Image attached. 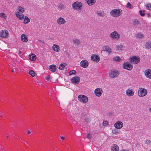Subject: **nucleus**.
<instances>
[{"label": "nucleus", "mask_w": 151, "mask_h": 151, "mask_svg": "<svg viewBox=\"0 0 151 151\" xmlns=\"http://www.w3.org/2000/svg\"><path fill=\"white\" fill-rule=\"evenodd\" d=\"M122 13V11L121 9H115L111 11L110 14L112 17H116L120 16Z\"/></svg>", "instance_id": "1"}, {"label": "nucleus", "mask_w": 151, "mask_h": 151, "mask_svg": "<svg viewBox=\"0 0 151 151\" xmlns=\"http://www.w3.org/2000/svg\"><path fill=\"white\" fill-rule=\"evenodd\" d=\"M147 91L145 88L140 87L139 88L138 91V95L140 97H142L147 95Z\"/></svg>", "instance_id": "2"}, {"label": "nucleus", "mask_w": 151, "mask_h": 151, "mask_svg": "<svg viewBox=\"0 0 151 151\" xmlns=\"http://www.w3.org/2000/svg\"><path fill=\"white\" fill-rule=\"evenodd\" d=\"M109 37L112 40H117L120 38V35L117 31H114L110 34Z\"/></svg>", "instance_id": "3"}, {"label": "nucleus", "mask_w": 151, "mask_h": 151, "mask_svg": "<svg viewBox=\"0 0 151 151\" xmlns=\"http://www.w3.org/2000/svg\"><path fill=\"white\" fill-rule=\"evenodd\" d=\"M78 99L83 104H86L88 101L87 97L84 95H79L78 96Z\"/></svg>", "instance_id": "4"}, {"label": "nucleus", "mask_w": 151, "mask_h": 151, "mask_svg": "<svg viewBox=\"0 0 151 151\" xmlns=\"http://www.w3.org/2000/svg\"><path fill=\"white\" fill-rule=\"evenodd\" d=\"M140 60L139 57L138 56H133L131 57L129 59L130 62L133 64H137L139 63Z\"/></svg>", "instance_id": "5"}, {"label": "nucleus", "mask_w": 151, "mask_h": 151, "mask_svg": "<svg viewBox=\"0 0 151 151\" xmlns=\"http://www.w3.org/2000/svg\"><path fill=\"white\" fill-rule=\"evenodd\" d=\"M123 67L124 69L131 70L132 69L133 66L130 63L126 62L124 63Z\"/></svg>", "instance_id": "6"}, {"label": "nucleus", "mask_w": 151, "mask_h": 151, "mask_svg": "<svg viewBox=\"0 0 151 151\" xmlns=\"http://www.w3.org/2000/svg\"><path fill=\"white\" fill-rule=\"evenodd\" d=\"M135 91L132 88H129L126 91V94L128 96H132L134 94Z\"/></svg>", "instance_id": "7"}, {"label": "nucleus", "mask_w": 151, "mask_h": 151, "mask_svg": "<svg viewBox=\"0 0 151 151\" xmlns=\"http://www.w3.org/2000/svg\"><path fill=\"white\" fill-rule=\"evenodd\" d=\"M103 92L102 89L101 88H96L94 91V94L98 97L100 96Z\"/></svg>", "instance_id": "8"}, {"label": "nucleus", "mask_w": 151, "mask_h": 151, "mask_svg": "<svg viewBox=\"0 0 151 151\" xmlns=\"http://www.w3.org/2000/svg\"><path fill=\"white\" fill-rule=\"evenodd\" d=\"M119 75V71L117 70H111L109 74V76L113 78L117 77Z\"/></svg>", "instance_id": "9"}, {"label": "nucleus", "mask_w": 151, "mask_h": 151, "mask_svg": "<svg viewBox=\"0 0 151 151\" xmlns=\"http://www.w3.org/2000/svg\"><path fill=\"white\" fill-rule=\"evenodd\" d=\"M114 126L117 129H120L123 126V123L121 121H118L114 124Z\"/></svg>", "instance_id": "10"}, {"label": "nucleus", "mask_w": 151, "mask_h": 151, "mask_svg": "<svg viewBox=\"0 0 151 151\" xmlns=\"http://www.w3.org/2000/svg\"><path fill=\"white\" fill-rule=\"evenodd\" d=\"M89 65V62L86 60H82L80 62V65L84 68H87Z\"/></svg>", "instance_id": "11"}, {"label": "nucleus", "mask_w": 151, "mask_h": 151, "mask_svg": "<svg viewBox=\"0 0 151 151\" xmlns=\"http://www.w3.org/2000/svg\"><path fill=\"white\" fill-rule=\"evenodd\" d=\"M8 34L7 31L5 30H2L0 33V37L2 38H6L8 37Z\"/></svg>", "instance_id": "12"}, {"label": "nucleus", "mask_w": 151, "mask_h": 151, "mask_svg": "<svg viewBox=\"0 0 151 151\" xmlns=\"http://www.w3.org/2000/svg\"><path fill=\"white\" fill-rule=\"evenodd\" d=\"M144 74L146 77L148 78L151 79V69H146L145 71Z\"/></svg>", "instance_id": "13"}, {"label": "nucleus", "mask_w": 151, "mask_h": 151, "mask_svg": "<svg viewBox=\"0 0 151 151\" xmlns=\"http://www.w3.org/2000/svg\"><path fill=\"white\" fill-rule=\"evenodd\" d=\"M91 60L96 62H98L100 61V58L99 56L95 54L92 55L91 57Z\"/></svg>", "instance_id": "14"}, {"label": "nucleus", "mask_w": 151, "mask_h": 151, "mask_svg": "<svg viewBox=\"0 0 151 151\" xmlns=\"http://www.w3.org/2000/svg\"><path fill=\"white\" fill-rule=\"evenodd\" d=\"M56 22L59 25H63L65 23L66 21L63 18L60 17L57 19Z\"/></svg>", "instance_id": "15"}, {"label": "nucleus", "mask_w": 151, "mask_h": 151, "mask_svg": "<svg viewBox=\"0 0 151 151\" xmlns=\"http://www.w3.org/2000/svg\"><path fill=\"white\" fill-rule=\"evenodd\" d=\"M106 52L108 53L109 55L112 52L111 48L108 46L106 45L102 47V52Z\"/></svg>", "instance_id": "16"}, {"label": "nucleus", "mask_w": 151, "mask_h": 151, "mask_svg": "<svg viewBox=\"0 0 151 151\" xmlns=\"http://www.w3.org/2000/svg\"><path fill=\"white\" fill-rule=\"evenodd\" d=\"M10 64L11 65L10 66L11 68H13L14 67V68H16L17 67H19L20 66L18 62L17 61H15L14 62V61L13 62H11L10 63Z\"/></svg>", "instance_id": "17"}, {"label": "nucleus", "mask_w": 151, "mask_h": 151, "mask_svg": "<svg viewBox=\"0 0 151 151\" xmlns=\"http://www.w3.org/2000/svg\"><path fill=\"white\" fill-rule=\"evenodd\" d=\"M52 48L55 52H58L60 51V48L59 45H58L53 44Z\"/></svg>", "instance_id": "18"}, {"label": "nucleus", "mask_w": 151, "mask_h": 151, "mask_svg": "<svg viewBox=\"0 0 151 151\" xmlns=\"http://www.w3.org/2000/svg\"><path fill=\"white\" fill-rule=\"evenodd\" d=\"M25 12V9L24 7L21 6H19L17 7V12L19 13H23Z\"/></svg>", "instance_id": "19"}, {"label": "nucleus", "mask_w": 151, "mask_h": 151, "mask_svg": "<svg viewBox=\"0 0 151 151\" xmlns=\"http://www.w3.org/2000/svg\"><path fill=\"white\" fill-rule=\"evenodd\" d=\"M82 4L81 3L78 1H76V10L78 11L81 9Z\"/></svg>", "instance_id": "20"}, {"label": "nucleus", "mask_w": 151, "mask_h": 151, "mask_svg": "<svg viewBox=\"0 0 151 151\" xmlns=\"http://www.w3.org/2000/svg\"><path fill=\"white\" fill-rule=\"evenodd\" d=\"M15 15L17 18L19 20H22L24 19V15L22 13H19L18 12H16Z\"/></svg>", "instance_id": "21"}, {"label": "nucleus", "mask_w": 151, "mask_h": 151, "mask_svg": "<svg viewBox=\"0 0 151 151\" xmlns=\"http://www.w3.org/2000/svg\"><path fill=\"white\" fill-rule=\"evenodd\" d=\"M21 40L23 42H27L28 41V39L27 36L25 34H22L21 36Z\"/></svg>", "instance_id": "22"}, {"label": "nucleus", "mask_w": 151, "mask_h": 151, "mask_svg": "<svg viewBox=\"0 0 151 151\" xmlns=\"http://www.w3.org/2000/svg\"><path fill=\"white\" fill-rule=\"evenodd\" d=\"M112 151H118L119 149V147L116 144H114L111 146Z\"/></svg>", "instance_id": "23"}, {"label": "nucleus", "mask_w": 151, "mask_h": 151, "mask_svg": "<svg viewBox=\"0 0 151 151\" xmlns=\"http://www.w3.org/2000/svg\"><path fill=\"white\" fill-rule=\"evenodd\" d=\"M49 68L50 70L52 72H55L56 71V67L55 65H50Z\"/></svg>", "instance_id": "24"}, {"label": "nucleus", "mask_w": 151, "mask_h": 151, "mask_svg": "<svg viewBox=\"0 0 151 151\" xmlns=\"http://www.w3.org/2000/svg\"><path fill=\"white\" fill-rule=\"evenodd\" d=\"M87 4L89 6H91L96 2L95 0H86Z\"/></svg>", "instance_id": "25"}, {"label": "nucleus", "mask_w": 151, "mask_h": 151, "mask_svg": "<svg viewBox=\"0 0 151 151\" xmlns=\"http://www.w3.org/2000/svg\"><path fill=\"white\" fill-rule=\"evenodd\" d=\"M66 65V64L65 63H62L59 66L58 68L60 70H63Z\"/></svg>", "instance_id": "26"}, {"label": "nucleus", "mask_w": 151, "mask_h": 151, "mask_svg": "<svg viewBox=\"0 0 151 151\" xmlns=\"http://www.w3.org/2000/svg\"><path fill=\"white\" fill-rule=\"evenodd\" d=\"M30 19L27 16H25L24 19V23L27 24L30 22Z\"/></svg>", "instance_id": "27"}, {"label": "nucleus", "mask_w": 151, "mask_h": 151, "mask_svg": "<svg viewBox=\"0 0 151 151\" xmlns=\"http://www.w3.org/2000/svg\"><path fill=\"white\" fill-rule=\"evenodd\" d=\"M96 14L97 15L100 16H103L104 15V11L101 10L97 11L96 12Z\"/></svg>", "instance_id": "28"}, {"label": "nucleus", "mask_w": 151, "mask_h": 151, "mask_svg": "<svg viewBox=\"0 0 151 151\" xmlns=\"http://www.w3.org/2000/svg\"><path fill=\"white\" fill-rule=\"evenodd\" d=\"M0 17L4 19H6L7 17L6 15L4 13H0Z\"/></svg>", "instance_id": "29"}, {"label": "nucleus", "mask_w": 151, "mask_h": 151, "mask_svg": "<svg viewBox=\"0 0 151 151\" xmlns=\"http://www.w3.org/2000/svg\"><path fill=\"white\" fill-rule=\"evenodd\" d=\"M113 60L115 61L118 62H120L121 60V59L119 56H116L114 57L113 58Z\"/></svg>", "instance_id": "30"}, {"label": "nucleus", "mask_w": 151, "mask_h": 151, "mask_svg": "<svg viewBox=\"0 0 151 151\" xmlns=\"http://www.w3.org/2000/svg\"><path fill=\"white\" fill-rule=\"evenodd\" d=\"M81 42L80 40L78 39H76V47H80L81 45Z\"/></svg>", "instance_id": "31"}, {"label": "nucleus", "mask_w": 151, "mask_h": 151, "mask_svg": "<svg viewBox=\"0 0 151 151\" xmlns=\"http://www.w3.org/2000/svg\"><path fill=\"white\" fill-rule=\"evenodd\" d=\"M145 7L147 10H151V3H148L146 4Z\"/></svg>", "instance_id": "32"}, {"label": "nucleus", "mask_w": 151, "mask_h": 151, "mask_svg": "<svg viewBox=\"0 0 151 151\" xmlns=\"http://www.w3.org/2000/svg\"><path fill=\"white\" fill-rule=\"evenodd\" d=\"M151 42H147L145 44V47L147 49H149L151 48Z\"/></svg>", "instance_id": "33"}, {"label": "nucleus", "mask_w": 151, "mask_h": 151, "mask_svg": "<svg viewBox=\"0 0 151 151\" xmlns=\"http://www.w3.org/2000/svg\"><path fill=\"white\" fill-rule=\"evenodd\" d=\"M145 142L146 145H149L151 143V141L150 139H147L145 141Z\"/></svg>", "instance_id": "34"}, {"label": "nucleus", "mask_w": 151, "mask_h": 151, "mask_svg": "<svg viewBox=\"0 0 151 151\" xmlns=\"http://www.w3.org/2000/svg\"><path fill=\"white\" fill-rule=\"evenodd\" d=\"M29 74L32 77H34L35 74V72L33 70H30L29 72Z\"/></svg>", "instance_id": "35"}, {"label": "nucleus", "mask_w": 151, "mask_h": 151, "mask_svg": "<svg viewBox=\"0 0 151 151\" xmlns=\"http://www.w3.org/2000/svg\"><path fill=\"white\" fill-rule=\"evenodd\" d=\"M36 59V56L35 55H32L30 56V59L32 61L35 60Z\"/></svg>", "instance_id": "36"}, {"label": "nucleus", "mask_w": 151, "mask_h": 151, "mask_svg": "<svg viewBox=\"0 0 151 151\" xmlns=\"http://www.w3.org/2000/svg\"><path fill=\"white\" fill-rule=\"evenodd\" d=\"M139 24V21L137 19H134L133 20V24L134 25H138Z\"/></svg>", "instance_id": "37"}, {"label": "nucleus", "mask_w": 151, "mask_h": 151, "mask_svg": "<svg viewBox=\"0 0 151 151\" xmlns=\"http://www.w3.org/2000/svg\"><path fill=\"white\" fill-rule=\"evenodd\" d=\"M58 7L60 9H64V7L63 4L61 3H60L58 5Z\"/></svg>", "instance_id": "38"}, {"label": "nucleus", "mask_w": 151, "mask_h": 151, "mask_svg": "<svg viewBox=\"0 0 151 151\" xmlns=\"http://www.w3.org/2000/svg\"><path fill=\"white\" fill-rule=\"evenodd\" d=\"M71 81L72 83L76 84V76L74 77L71 79Z\"/></svg>", "instance_id": "39"}, {"label": "nucleus", "mask_w": 151, "mask_h": 151, "mask_svg": "<svg viewBox=\"0 0 151 151\" xmlns=\"http://www.w3.org/2000/svg\"><path fill=\"white\" fill-rule=\"evenodd\" d=\"M137 37L138 38H142L143 37V36L142 34L139 33L137 35Z\"/></svg>", "instance_id": "40"}, {"label": "nucleus", "mask_w": 151, "mask_h": 151, "mask_svg": "<svg viewBox=\"0 0 151 151\" xmlns=\"http://www.w3.org/2000/svg\"><path fill=\"white\" fill-rule=\"evenodd\" d=\"M122 45H119L117 46L116 48L118 50H122Z\"/></svg>", "instance_id": "41"}, {"label": "nucleus", "mask_w": 151, "mask_h": 151, "mask_svg": "<svg viewBox=\"0 0 151 151\" xmlns=\"http://www.w3.org/2000/svg\"><path fill=\"white\" fill-rule=\"evenodd\" d=\"M112 133L113 134H116L119 132L116 129H114L112 130Z\"/></svg>", "instance_id": "42"}, {"label": "nucleus", "mask_w": 151, "mask_h": 151, "mask_svg": "<svg viewBox=\"0 0 151 151\" xmlns=\"http://www.w3.org/2000/svg\"><path fill=\"white\" fill-rule=\"evenodd\" d=\"M76 73V71L75 70H72L70 71L69 73V74L70 75H72L75 74Z\"/></svg>", "instance_id": "43"}, {"label": "nucleus", "mask_w": 151, "mask_h": 151, "mask_svg": "<svg viewBox=\"0 0 151 151\" xmlns=\"http://www.w3.org/2000/svg\"><path fill=\"white\" fill-rule=\"evenodd\" d=\"M80 82V78L76 76V84Z\"/></svg>", "instance_id": "44"}, {"label": "nucleus", "mask_w": 151, "mask_h": 151, "mask_svg": "<svg viewBox=\"0 0 151 151\" xmlns=\"http://www.w3.org/2000/svg\"><path fill=\"white\" fill-rule=\"evenodd\" d=\"M139 12L140 13V15L142 16H143L145 15L144 11H142L141 10H140L139 11Z\"/></svg>", "instance_id": "45"}, {"label": "nucleus", "mask_w": 151, "mask_h": 151, "mask_svg": "<svg viewBox=\"0 0 151 151\" xmlns=\"http://www.w3.org/2000/svg\"><path fill=\"white\" fill-rule=\"evenodd\" d=\"M108 124V122L107 121H104L103 122V125L104 126H106Z\"/></svg>", "instance_id": "46"}, {"label": "nucleus", "mask_w": 151, "mask_h": 151, "mask_svg": "<svg viewBox=\"0 0 151 151\" xmlns=\"http://www.w3.org/2000/svg\"><path fill=\"white\" fill-rule=\"evenodd\" d=\"M91 135L90 134H88L87 135V137L88 139H91Z\"/></svg>", "instance_id": "47"}, {"label": "nucleus", "mask_w": 151, "mask_h": 151, "mask_svg": "<svg viewBox=\"0 0 151 151\" xmlns=\"http://www.w3.org/2000/svg\"><path fill=\"white\" fill-rule=\"evenodd\" d=\"M75 6H76V2H74L73 4H72V7L73 8L75 9Z\"/></svg>", "instance_id": "48"}, {"label": "nucleus", "mask_w": 151, "mask_h": 151, "mask_svg": "<svg viewBox=\"0 0 151 151\" xmlns=\"http://www.w3.org/2000/svg\"><path fill=\"white\" fill-rule=\"evenodd\" d=\"M45 79L47 81H49V80L50 79V76H47L45 78Z\"/></svg>", "instance_id": "49"}, {"label": "nucleus", "mask_w": 151, "mask_h": 151, "mask_svg": "<svg viewBox=\"0 0 151 151\" xmlns=\"http://www.w3.org/2000/svg\"><path fill=\"white\" fill-rule=\"evenodd\" d=\"M131 4L129 2H128L127 3V7H131Z\"/></svg>", "instance_id": "50"}, {"label": "nucleus", "mask_w": 151, "mask_h": 151, "mask_svg": "<svg viewBox=\"0 0 151 151\" xmlns=\"http://www.w3.org/2000/svg\"><path fill=\"white\" fill-rule=\"evenodd\" d=\"M73 104H72V105H73L74 104V105H75L76 102H75V100H74L73 101V102L72 103Z\"/></svg>", "instance_id": "51"}, {"label": "nucleus", "mask_w": 151, "mask_h": 151, "mask_svg": "<svg viewBox=\"0 0 151 151\" xmlns=\"http://www.w3.org/2000/svg\"><path fill=\"white\" fill-rule=\"evenodd\" d=\"M120 151H129V150H125L124 149H122Z\"/></svg>", "instance_id": "52"}, {"label": "nucleus", "mask_w": 151, "mask_h": 151, "mask_svg": "<svg viewBox=\"0 0 151 151\" xmlns=\"http://www.w3.org/2000/svg\"><path fill=\"white\" fill-rule=\"evenodd\" d=\"M31 133V132H30V131H28L27 132V134H30Z\"/></svg>", "instance_id": "53"}, {"label": "nucleus", "mask_w": 151, "mask_h": 151, "mask_svg": "<svg viewBox=\"0 0 151 151\" xmlns=\"http://www.w3.org/2000/svg\"><path fill=\"white\" fill-rule=\"evenodd\" d=\"M60 137L61 138V139L62 140H64L65 139V137H62V136H60Z\"/></svg>", "instance_id": "54"}, {"label": "nucleus", "mask_w": 151, "mask_h": 151, "mask_svg": "<svg viewBox=\"0 0 151 151\" xmlns=\"http://www.w3.org/2000/svg\"><path fill=\"white\" fill-rule=\"evenodd\" d=\"M147 17H150L151 16V14L149 13H147Z\"/></svg>", "instance_id": "55"}, {"label": "nucleus", "mask_w": 151, "mask_h": 151, "mask_svg": "<svg viewBox=\"0 0 151 151\" xmlns=\"http://www.w3.org/2000/svg\"><path fill=\"white\" fill-rule=\"evenodd\" d=\"M149 111L150 113H151V107L149 109Z\"/></svg>", "instance_id": "56"}, {"label": "nucleus", "mask_w": 151, "mask_h": 151, "mask_svg": "<svg viewBox=\"0 0 151 151\" xmlns=\"http://www.w3.org/2000/svg\"><path fill=\"white\" fill-rule=\"evenodd\" d=\"M12 71L13 72H14V69H12Z\"/></svg>", "instance_id": "57"}, {"label": "nucleus", "mask_w": 151, "mask_h": 151, "mask_svg": "<svg viewBox=\"0 0 151 151\" xmlns=\"http://www.w3.org/2000/svg\"><path fill=\"white\" fill-rule=\"evenodd\" d=\"M4 136L6 137H8V136L7 135H6L5 134H4Z\"/></svg>", "instance_id": "58"}, {"label": "nucleus", "mask_w": 151, "mask_h": 151, "mask_svg": "<svg viewBox=\"0 0 151 151\" xmlns=\"http://www.w3.org/2000/svg\"><path fill=\"white\" fill-rule=\"evenodd\" d=\"M65 52L67 54H68V52H67V51H65Z\"/></svg>", "instance_id": "59"}, {"label": "nucleus", "mask_w": 151, "mask_h": 151, "mask_svg": "<svg viewBox=\"0 0 151 151\" xmlns=\"http://www.w3.org/2000/svg\"><path fill=\"white\" fill-rule=\"evenodd\" d=\"M61 112H62V113H64V111L63 110H62Z\"/></svg>", "instance_id": "60"}, {"label": "nucleus", "mask_w": 151, "mask_h": 151, "mask_svg": "<svg viewBox=\"0 0 151 151\" xmlns=\"http://www.w3.org/2000/svg\"><path fill=\"white\" fill-rule=\"evenodd\" d=\"M73 42L74 43H76V41L75 40H73Z\"/></svg>", "instance_id": "61"}, {"label": "nucleus", "mask_w": 151, "mask_h": 151, "mask_svg": "<svg viewBox=\"0 0 151 151\" xmlns=\"http://www.w3.org/2000/svg\"><path fill=\"white\" fill-rule=\"evenodd\" d=\"M1 117H2V115H1Z\"/></svg>", "instance_id": "62"}, {"label": "nucleus", "mask_w": 151, "mask_h": 151, "mask_svg": "<svg viewBox=\"0 0 151 151\" xmlns=\"http://www.w3.org/2000/svg\"><path fill=\"white\" fill-rule=\"evenodd\" d=\"M150 151H151V149L150 150Z\"/></svg>", "instance_id": "63"}]
</instances>
